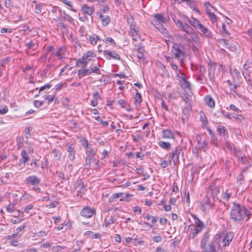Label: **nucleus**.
I'll list each match as a JSON object with an SVG mask.
<instances>
[{"label": "nucleus", "mask_w": 252, "mask_h": 252, "mask_svg": "<svg viewBox=\"0 0 252 252\" xmlns=\"http://www.w3.org/2000/svg\"><path fill=\"white\" fill-rule=\"evenodd\" d=\"M181 85L184 89H189L190 87V83L186 79V77L181 81Z\"/></svg>", "instance_id": "42"}, {"label": "nucleus", "mask_w": 252, "mask_h": 252, "mask_svg": "<svg viewBox=\"0 0 252 252\" xmlns=\"http://www.w3.org/2000/svg\"><path fill=\"white\" fill-rule=\"evenodd\" d=\"M26 46L28 49H32L34 50L35 49V44L32 41H30L26 44Z\"/></svg>", "instance_id": "62"}, {"label": "nucleus", "mask_w": 252, "mask_h": 252, "mask_svg": "<svg viewBox=\"0 0 252 252\" xmlns=\"http://www.w3.org/2000/svg\"><path fill=\"white\" fill-rule=\"evenodd\" d=\"M204 101L206 104L211 108H214L215 102L214 99L210 95H206L204 97Z\"/></svg>", "instance_id": "23"}, {"label": "nucleus", "mask_w": 252, "mask_h": 252, "mask_svg": "<svg viewBox=\"0 0 252 252\" xmlns=\"http://www.w3.org/2000/svg\"><path fill=\"white\" fill-rule=\"evenodd\" d=\"M101 40L106 44H109V45H112L113 47H115L116 46L115 41L111 37H106Z\"/></svg>", "instance_id": "38"}, {"label": "nucleus", "mask_w": 252, "mask_h": 252, "mask_svg": "<svg viewBox=\"0 0 252 252\" xmlns=\"http://www.w3.org/2000/svg\"><path fill=\"white\" fill-rule=\"evenodd\" d=\"M86 153H87V154L88 155V158H92L93 159L94 157V155H95V152L94 150L91 149H88L87 151H86Z\"/></svg>", "instance_id": "53"}, {"label": "nucleus", "mask_w": 252, "mask_h": 252, "mask_svg": "<svg viewBox=\"0 0 252 252\" xmlns=\"http://www.w3.org/2000/svg\"><path fill=\"white\" fill-rule=\"evenodd\" d=\"M135 49L137 51V57L139 60V61H141L143 63H145V51L143 49L142 47L140 45H135Z\"/></svg>", "instance_id": "10"}, {"label": "nucleus", "mask_w": 252, "mask_h": 252, "mask_svg": "<svg viewBox=\"0 0 252 252\" xmlns=\"http://www.w3.org/2000/svg\"><path fill=\"white\" fill-rule=\"evenodd\" d=\"M192 217L194 220L195 228L189 234V239H193L197 234L202 231L204 227L203 222L199 219H198L195 215H192Z\"/></svg>", "instance_id": "3"}, {"label": "nucleus", "mask_w": 252, "mask_h": 252, "mask_svg": "<svg viewBox=\"0 0 252 252\" xmlns=\"http://www.w3.org/2000/svg\"><path fill=\"white\" fill-rule=\"evenodd\" d=\"M88 63V60L86 59H84L83 57L79 59L76 63V65L78 67H80L81 68L86 67Z\"/></svg>", "instance_id": "26"}, {"label": "nucleus", "mask_w": 252, "mask_h": 252, "mask_svg": "<svg viewBox=\"0 0 252 252\" xmlns=\"http://www.w3.org/2000/svg\"><path fill=\"white\" fill-rule=\"evenodd\" d=\"M8 109L7 106H0V114H4L8 112Z\"/></svg>", "instance_id": "56"}, {"label": "nucleus", "mask_w": 252, "mask_h": 252, "mask_svg": "<svg viewBox=\"0 0 252 252\" xmlns=\"http://www.w3.org/2000/svg\"><path fill=\"white\" fill-rule=\"evenodd\" d=\"M158 145L162 149L167 151L171 149V143L169 142H166L163 141H159L158 143Z\"/></svg>", "instance_id": "33"}, {"label": "nucleus", "mask_w": 252, "mask_h": 252, "mask_svg": "<svg viewBox=\"0 0 252 252\" xmlns=\"http://www.w3.org/2000/svg\"><path fill=\"white\" fill-rule=\"evenodd\" d=\"M162 137L166 139H173L174 135L172 132L169 129H163Z\"/></svg>", "instance_id": "31"}, {"label": "nucleus", "mask_w": 252, "mask_h": 252, "mask_svg": "<svg viewBox=\"0 0 252 252\" xmlns=\"http://www.w3.org/2000/svg\"><path fill=\"white\" fill-rule=\"evenodd\" d=\"M25 228V226L24 225H22L19 227L17 228L14 230V233L12 235H9L7 237L10 239V237L14 238L15 236H18V238L21 237V235H19V233L22 231Z\"/></svg>", "instance_id": "32"}, {"label": "nucleus", "mask_w": 252, "mask_h": 252, "mask_svg": "<svg viewBox=\"0 0 252 252\" xmlns=\"http://www.w3.org/2000/svg\"><path fill=\"white\" fill-rule=\"evenodd\" d=\"M206 69L204 67L200 66L199 73L197 76V80L201 82L203 80V73L205 72Z\"/></svg>", "instance_id": "43"}, {"label": "nucleus", "mask_w": 252, "mask_h": 252, "mask_svg": "<svg viewBox=\"0 0 252 252\" xmlns=\"http://www.w3.org/2000/svg\"><path fill=\"white\" fill-rule=\"evenodd\" d=\"M103 54L107 60L115 59L120 60L121 59L120 56L114 51L112 52L109 50H105L103 52Z\"/></svg>", "instance_id": "9"}, {"label": "nucleus", "mask_w": 252, "mask_h": 252, "mask_svg": "<svg viewBox=\"0 0 252 252\" xmlns=\"http://www.w3.org/2000/svg\"><path fill=\"white\" fill-rule=\"evenodd\" d=\"M77 74L79 79H81L85 76L90 75V72L87 67L81 68L77 71Z\"/></svg>", "instance_id": "18"}, {"label": "nucleus", "mask_w": 252, "mask_h": 252, "mask_svg": "<svg viewBox=\"0 0 252 252\" xmlns=\"http://www.w3.org/2000/svg\"><path fill=\"white\" fill-rule=\"evenodd\" d=\"M218 188L215 184H212L210 185L209 187L208 190V194H210L211 192H212L213 191H214L215 189Z\"/></svg>", "instance_id": "60"}, {"label": "nucleus", "mask_w": 252, "mask_h": 252, "mask_svg": "<svg viewBox=\"0 0 252 252\" xmlns=\"http://www.w3.org/2000/svg\"><path fill=\"white\" fill-rule=\"evenodd\" d=\"M66 150L69 153L68 157L69 159L72 161L74 160L75 158V151L74 148L69 146L67 147Z\"/></svg>", "instance_id": "25"}, {"label": "nucleus", "mask_w": 252, "mask_h": 252, "mask_svg": "<svg viewBox=\"0 0 252 252\" xmlns=\"http://www.w3.org/2000/svg\"><path fill=\"white\" fill-rule=\"evenodd\" d=\"M152 23L156 28L158 29L165 36H167L169 35L168 31L163 25V23L153 20Z\"/></svg>", "instance_id": "7"}, {"label": "nucleus", "mask_w": 252, "mask_h": 252, "mask_svg": "<svg viewBox=\"0 0 252 252\" xmlns=\"http://www.w3.org/2000/svg\"><path fill=\"white\" fill-rule=\"evenodd\" d=\"M25 181L28 185L33 186L38 185L40 183V179L34 175L28 176Z\"/></svg>", "instance_id": "11"}, {"label": "nucleus", "mask_w": 252, "mask_h": 252, "mask_svg": "<svg viewBox=\"0 0 252 252\" xmlns=\"http://www.w3.org/2000/svg\"><path fill=\"white\" fill-rule=\"evenodd\" d=\"M186 19L188 21V23L190 24L192 26L194 27L195 28L198 29L200 25L201 24L198 20L193 17H191V20H189L188 18L186 17Z\"/></svg>", "instance_id": "21"}, {"label": "nucleus", "mask_w": 252, "mask_h": 252, "mask_svg": "<svg viewBox=\"0 0 252 252\" xmlns=\"http://www.w3.org/2000/svg\"><path fill=\"white\" fill-rule=\"evenodd\" d=\"M230 73L233 78V81L240 83V79H241L240 72L236 68H230Z\"/></svg>", "instance_id": "13"}, {"label": "nucleus", "mask_w": 252, "mask_h": 252, "mask_svg": "<svg viewBox=\"0 0 252 252\" xmlns=\"http://www.w3.org/2000/svg\"><path fill=\"white\" fill-rule=\"evenodd\" d=\"M129 194L128 193H124L122 192L114 193L111 195V196L109 199V201L110 202H112L115 199H116L118 198L121 197V198L120 199V201H123L125 198L128 197L129 196Z\"/></svg>", "instance_id": "12"}, {"label": "nucleus", "mask_w": 252, "mask_h": 252, "mask_svg": "<svg viewBox=\"0 0 252 252\" xmlns=\"http://www.w3.org/2000/svg\"><path fill=\"white\" fill-rule=\"evenodd\" d=\"M63 18L65 21H67L69 23H72L74 21L73 19L71 16L65 12L63 13Z\"/></svg>", "instance_id": "55"}, {"label": "nucleus", "mask_w": 252, "mask_h": 252, "mask_svg": "<svg viewBox=\"0 0 252 252\" xmlns=\"http://www.w3.org/2000/svg\"><path fill=\"white\" fill-rule=\"evenodd\" d=\"M65 249H66V247L60 245L55 246L54 247H52L51 248L52 251L55 252H61L64 250Z\"/></svg>", "instance_id": "47"}, {"label": "nucleus", "mask_w": 252, "mask_h": 252, "mask_svg": "<svg viewBox=\"0 0 252 252\" xmlns=\"http://www.w3.org/2000/svg\"><path fill=\"white\" fill-rule=\"evenodd\" d=\"M98 35L93 33L89 36V41L92 45H95L96 44L98 40H101Z\"/></svg>", "instance_id": "30"}, {"label": "nucleus", "mask_w": 252, "mask_h": 252, "mask_svg": "<svg viewBox=\"0 0 252 252\" xmlns=\"http://www.w3.org/2000/svg\"><path fill=\"white\" fill-rule=\"evenodd\" d=\"M21 156L22 158L20 159L19 164L20 165H23V166H25L26 163L30 159V157L25 150H23L21 151Z\"/></svg>", "instance_id": "14"}, {"label": "nucleus", "mask_w": 252, "mask_h": 252, "mask_svg": "<svg viewBox=\"0 0 252 252\" xmlns=\"http://www.w3.org/2000/svg\"><path fill=\"white\" fill-rule=\"evenodd\" d=\"M229 85L230 90L231 92H235L237 88L240 86V83L237 82L233 81L231 82L230 80H228L226 82Z\"/></svg>", "instance_id": "22"}, {"label": "nucleus", "mask_w": 252, "mask_h": 252, "mask_svg": "<svg viewBox=\"0 0 252 252\" xmlns=\"http://www.w3.org/2000/svg\"><path fill=\"white\" fill-rule=\"evenodd\" d=\"M171 160H170L169 161L166 160H164L161 161L160 163V166L162 168H166L168 166L169 163H171Z\"/></svg>", "instance_id": "61"}, {"label": "nucleus", "mask_w": 252, "mask_h": 252, "mask_svg": "<svg viewBox=\"0 0 252 252\" xmlns=\"http://www.w3.org/2000/svg\"><path fill=\"white\" fill-rule=\"evenodd\" d=\"M66 85L65 83H59L55 85L54 88L53 89L55 90V91H58L59 90H61L63 87H66Z\"/></svg>", "instance_id": "54"}, {"label": "nucleus", "mask_w": 252, "mask_h": 252, "mask_svg": "<svg viewBox=\"0 0 252 252\" xmlns=\"http://www.w3.org/2000/svg\"><path fill=\"white\" fill-rule=\"evenodd\" d=\"M52 154H53V158L54 160L57 161L60 160L61 154L59 151H58L56 149H53L52 150Z\"/></svg>", "instance_id": "44"}, {"label": "nucleus", "mask_w": 252, "mask_h": 252, "mask_svg": "<svg viewBox=\"0 0 252 252\" xmlns=\"http://www.w3.org/2000/svg\"><path fill=\"white\" fill-rule=\"evenodd\" d=\"M199 148L203 150V151H205L207 149L208 144L206 141H200L198 142Z\"/></svg>", "instance_id": "46"}, {"label": "nucleus", "mask_w": 252, "mask_h": 252, "mask_svg": "<svg viewBox=\"0 0 252 252\" xmlns=\"http://www.w3.org/2000/svg\"><path fill=\"white\" fill-rule=\"evenodd\" d=\"M130 31L129 33L134 40L137 41L139 38L138 29H136L135 25L131 24L130 26Z\"/></svg>", "instance_id": "15"}, {"label": "nucleus", "mask_w": 252, "mask_h": 252, "mask_svg": "<svg viewBox=\"0 0 252 252\" xmlns=\"http://www.w3.org/2000/svg\"><path fill=\"white\" fill-rule=\"evenodd\" d=\"M217 131L220 135L223 137H225L226 133H227L226 128L222 126H219L217 128Z\"/></svg>", "instance_id": "36"}, {"label": "nucleus", "mask_w": 252, "mask_h": 252, "mask_svg": "<svg viewBox=\"0 0 252 252\" xmlns=\"http://www.w3.org/2000/svg\"><path fill=\"white\" fill-rule=\"evenodd\" d=\"M219 241L220 238L216 236L203 250L205 252H217V248L218 247Z\"/></svg>", "instance_id": "4"}, {"label": "nucleus", "mask_w": 252, "mask_h": 252, "mask_svg": "<svg viewBox=\"0 0 252 252\" xmlns=\"http://www.w3.org/2000/svg\"><path fill=\"white\" fill-rule=\"evenodd\" d=\"M185 24H183L180 20H177L175 24L177 26L180 28L182 30L186 32L188 34H191L193 33V29L189 25L188 21H187L186 17L185 18Z\"/></svg>", "instance_id": "5"}, {"label": "nucleus", "mask_w": 252, "mask_h": 252, "mask_svg": "<svg viewBox=\"0 0 252 252\" xmlns=\"http://www.w3.org/2000/svg\"><path fill=\"white\" fill-rule=\"evenodd\" d=\"M207 13L209 16L210 20L212 22L214 23L217 21V17L213 12H212L211 11L208 12Z\"/></svg>", "instance_id": "49"}, {"label": "nucleus", "mask_w": 252, "mask_h": 252, "mask_svg": "<svg viewBox=\"0 0 252 252\" xmlns=\"http://www.w3.org/2000/svg\"><path fill=\"white\" fill-rule=\"evenodd\" d=\"M198 29L200 31L201 34L204 35L207 37H212V34L210 31L202 24Z\"/></svg>", "instance_id": "16"}, {"label": "nucleus", "mask_w": 252, "mask_h": 252, "mask_svg": "<svg viewBox=\"0 0 252 252\" xmlns=\"http://www.w3.org/2000/svg\"><path fill=\"white\" fill-rule=\"evenodd\" d=\"M173 57L180 63L182 67L185 65V61L187 58L184 46L180 43H174L171 49Z\"/></svg>", "instance_id": "2"}, {"label": "nucleus", "mask_w": 252, "mask_h": 252, "mask_svg": "<svg viewBox=\"0 0 252 252\" xmlns=\"http://www.w3.org/2000/svg\"><path fill=\"white\" fill-rule=\"evenodd\" d=\"M96 56V54L91 51H88L86 53L84 54L83 55V58L84 59L88 60V61H91V58H94Z\"/></svg>", "instance_id": "34"}, {"label": "nucleus", "mask_w": 252, "mask_h": 252, "mask_svg": "<svg viewBox=\"0 0 252 252\" xmlns=\"http://www.w3.org/2000/svg\"><path fill=\"white\" fill-rule=\"evenodd\" d=\"M218 41H219L220 44L223 45L226 48L230 50L235 49V47L231 44L229 40L225 39H220Z\"/></svg>", "instance_id": "27"}, {"label": "nucleus", "mask_w": 252, "mask_h": 252, "mask_svg": "<svg viewBox=\"0 0 252 252\" xmlns=\"http://www.w3.org/2000/svg\"><path fill=\"white\" fill-rule=\"evenodd\" d=\"M52 54H53V53ZM54 54L57 56L58 59H62L64 58V50L63 48L60 47L58 49L55 53H54Z\"/></svg>", "instance_id": "35"}, {"label": "nucleus", "mask_w": 252, "mask_h": 252, "mask_svg": "<svg viewBox=\"0 0 252 252\" xmlns=\"http://www.w3.org/2000/svg\"><path fill=\"white\" fill-rule=\"evenodd\" d=\"M250 64H247V63H245L243 67V71H242V74L244 76H249V68H250Z\"/></svg>", "instance_id": "45"}, {"label": "nucleus", "mask_w": 252, "mask_h": 252, "mask_svg": "<svg viewBox=\"0 0 252 252\" xmlns=\"http://www.w3.org/2000/svg\"><path fill=\"white\" fill-rule=\"evenodd\" d=\"M97 65L98 66H93L89 69V71L90 72V75L92 73H95V74L97 75H99L101 74L100 69L99 68V67L100 66L99 65V64H97Z\"/></svg>", "instance_id": "41"}, {"label": "nucleus", "mask_w": 252, "mask_h": 252, "mask_svg": "<svg viewBox=\"0 0 252 252\" xmlns=\"http://www.w3.org/2000/svg\"><path fill=\"white\" fill-rule=\"evenodd\" d=\"M206 128V129L209 132V134L212 136V139L213 140H214L216 138V136L215 134L213 133V132L212 131V130L210 129V128L207 126L204 127Z\"/></svg>", "instance_id": "63"}, {"label": "nucleus", "mask_w": 252, "mask_h": 252, "mask_svg": "<svg viewBox=\"0 0 252 252\" xmlns=\"http://www.w3.org/2000/svg\"><path fill=\"white\" fill-rule=\"evenodd\" d=\"M5 6L7 8H11L13 7L12 0H5Z\"/></svg>", "instance_id": "58"}, {"label": "nucleus", "mask_w": 252, "mask_h": 252, "mask_svg": "<svg viewBox=\"0 0 252 252\" xmlns=\"http://www.w3.org/2000/svg\"><path fill=\"white\" fill-rule=\"evenodd\" d=\"M99 17L101 20V22L103 26H106L109 24L110 21V18L109 16H106L104 17L101 14H99Z\"/></svg>", "instance_id": "37"}, {"label": "nucleus", "mask_w": 252, "mask_h": 252, "mask_svg": "<svg viewBox=\"0 0 252 252\" xmlns=\"http://www.w3.org/2000/svg\"><path fill=\"white\" fill-rule=\"evenodd\" d=\"M232 118L239 121L242 119V116L241 114L231 113V118Z\"/></svg>", "instance_id": "59"}, {"label": "nucleus", "mask_w": 252, "mask_h": 252, "mask_svg": "<svg viewBox=\"0 0 252 252\" xmlns=\"http://www.w3.org/2000/svg\"><path fill=\"white\" fill-rule=\"evenodd\" d=\"M208 237L206 236L201 240L200 247L203 250L206 246V244L208 241Z\"/></svg>", "instance_id": "51"}, {"label": "nucleus", "mask_w": 252, "mask_h": 252, "mask_svg": "<svg viewBox=\"0 0 252 252\" xmlns=\"http://www.w3.org/2000/svg\"><path fill=\"white\" fill-rule=\"evenodd\" d=\"M81 11L89 15H92L94 11V6L90 7L84 4L82 6Z\"/></svg>", "instance_id": "17"}, {"label": "nucleus", "mask_w": 252, "mask_h": 252, "mask_svg": "<svg viewBox=\"0 0 252 252\" xmlns=\"http://www.w3.org/2000/svg\"><path fill=\"white\" fill-rule=\"evenodd\" d=\"M251 214L244 206L234 204L231 208L230 218L236 223H240L242 220L247 221Z\"/></svg>", "instance_id": "1"}, {"label": "nucleus", "mask_w": 252, "mask_h": 252, "mask_svg": "<svg viewBox=\"0 0 252 252\" xmlns=\"http://www.w3.org/2000/svg\"><path fill=\"white\" fill-rule=\"evenodd\" d=\"M181 97L186 104L187 107H189L191 106V100L190 99V97H191V94L189 95V94H183L181 95Z\"/></svg>", "instance_id": "24"}, {"label": "nucleus", "mask_w": 252, "mask_h": 252, "mask_svg": "<svg viewBox=\"0 0 252 252\" xmlns=\"http://www.w3.org/2000/svg\"><path fill=\"white\" fill-rule=\"evenodd\" d=\"M244 179V176L242 173H241L240 174L238 175L237 177V181L239 182V184H242V181Z\"/></svg>", "instance_id": "64"}, {"label": "nucleus", "mask_w": 252, "mask_h": 252, "mask_svg": "<svg viewBox=\"0 0 252 252\" xmlns=\"http://www.w3.org/2000/svg\"><path fill=\"white\" fill-rule=\"evenodd\" d=\"M95 119L98 122H99L103 126L106 127L109 124L108 121H103L100 118L99 116H97L95 118Z\"/></svg>", "instance_id": "50"}, {"label": "nucleus", "mask_w": 252, "mask_h": 252, "mask_svg": "<svg viewBox=\"0 0 252 252\" xmlns=\"http://www.w3.org/2000/svg\"><path fill=\"white\" fill-rule=\"evenodd\" d=\"M95 213V211L89 207H86L82 209L80 214L86 218H91Z\"/></svg>", "instance_id": "8"}, {"label": "nucleus", "mask_w": 252, "mask_h": 252, "mask_svg": "<svg viewBox=\"0 0 252 252\" xmlns=\"http://www.w3.org/2000/svg\"><path fill=\"white\" fill-rule=\"evenodd\" d=\"M204 5L205 6L206 12H211V8H212L214 10L216 11V8L213 6L209 2H205Z\"/></svg>", "instance_id": "48"}, {"label": "nucleus", "mask_w": 252, "mask_h": 252, "mask_svg": "<svg viewBox=\"0 0 252 252\" xmlns=\"http://www.w3.org/2000/svg\"><path fill=\"white\" fill-rule=\"evenodd\" d=\"M231 197V194L226 192H223L221 194V199L225 201H228Z\"/></svg>", "instance_id": "52"}, {"label": "nucleus", "mask_w": 252, "mask_h": 252, "mask_svg": "<svg viewBox=\"0 0 252 252\" xmlns=\"http://www.w3.org/2000/svg\"><path fill=\"white\" fill-rule=\"evenodd\" d=\"M141 101H142L141 94L139 93L136 92L135 94V99H134V104L136 106H140Z\"/></svg>", "instance_id": "39"}, {"label": "nucleus", "mask_w": 252, "mask_h": 252, "mask_svg": "<svg viewBox=\"0 0 252 252\" xmlns=\"http://www.w3.org/2000/svg\"><path fill=\"white\" fill-rule=\"evenodd\" d=\"M182 151L181 147H177L170 154L169 157L171 158V161H172L174 165H177L179 162V156Z\"/></svg>", "instance_id": "6"}, {"label": "nucleus", "mask_w": 252, "mask_h": 252, "mask_svg": "<svg viewBox=\"0 0 252 252\" xmlns=\"http://www.w3.org/2000/svg\"><path fill=\"white\" fill-rule=\"evenodd\" d=\"M153 20L159 21L161 23H163L164 24L167 22L168 20V18H166L163 17L161 14H157L154 16Z\"/></svg>", "instance_id": "28"}, {"label": "nucleus", "mask_w": 252, "mask_h": 252, "mask_svg": "<svg viewBox=\"0 0 252 252\" xmlns=\"http://www.w3.org/2000/svg\"><path fill=\"white\" fill-rule=\"evenodd\" d=\"M93 159L90 158H89L87 157L85 160V164L84 165L85 168L86 169H88L90 168L91 165V160Z\"/></svg>", "instance_id": "57"}, {"label": "nucleus", "mask_w": 252, "mask_h": 252, "mask_svg": "<svg viewBox=\"0 0 252 252\" xmlns=\"http://www.w3.org/2000/svg\"><path fill=\"white\" fill-rule=\"evenodd\" d=\"M232 236L231 234L227 235L225 237L223 238L222 242L223 246H227L229 245V243L231 241Z\"/></svg>", "instance_id": "40"}, {"label": "nucleus", "mask_w": 252, "mask_h": 252, "mask_svg": "<svg viewBox=\"0 0 252 252\" xmlns=\"http://www.w3.org/2000/svg\"><path fill=\"white\" fill-rule=\"evenodd\" d=\"M200 114V119L201 122V125L203 127L207 126L208 124V121L205 114L203 112H201Z\"/></svg>", "instance_id": "29"}, {"label": "nucleus", "mask_w": 252, "mask_h": 252, "mask_svg": "<svg viewBox=\"0 0 252 252\" xmlns=\"http://www.w3.org/2000/svg\"><path fill=\"white\" fill-rule=\"evenodd\" d=\"M76 189H77V195L79 196L84 191V186L81 180H78L76 183Z\"/></svg>", "instance_id": "20"}, {"label": "nucleus", "mask_w": 252, "mask_h": 252, "mask_svg": "<svg viewBox=\"0 0 252 252\" xmlns=\"http://www.w3.org/2000/svg\"><path fill=\"white\" fill-rule=\"evenodd\" d=\"M201 204L202 210L204 211H207L212 206V205L211 204L209 199L208 197L204 198L201 202Z\"/></svg>", "instance_id": "19"}]
</instances>
